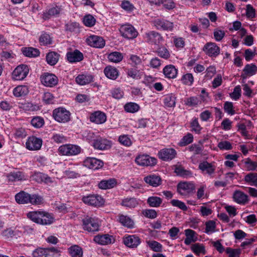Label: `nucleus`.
<instances>
[{"instance_id":"obj_63","label":"nucleus","mask_w":257,"mask_h":257,"mask_svg":"<svg viewBox=\"0 0 257 257\" xmlns=\"http://www.w3.org/2000/svg\"><path fill=\"white\" fill-rule=\"evenodd\" d=\"M143 215L147 218L154 219L157 216V212L153 209H146L142 211Z\"/></svg>"},{"instance_id":"obj_56","label":"nucleus","mask_w":257,"mask_h":257,"mask_svg":"<svg viewBox=\"0 0 257 257\" xmlns=\"http://www.w3.org/2000/svg\"><path fill=\"white\" fill-rule=\"evenodd\" d=\"M39 41L41 45H47L52 43V39L49 34L43 33L40 37Z\"/></svg>"},{"instance_id":"obj_26","label":"nucleus","mask_w":257,"mask_h":257,"mask_svg":"<svg viewBox=\"0 0 257 257\" xmlns=\"http://www.w3.org/2000/svg\"><path fill=\"white\" fill-rule=\"evenodd\" d=\"M66 56L68 61L71 63L80 62L83 59V54L78 50L68 52Z\"/></svg>"},{"instance_id":"obj_54","label":"nucleus","mask_w":257,"mask_h":257,"mask_svg":"<svg viewBox=\"0 0 257 257\" xmlns=\"http://www.w3.org/2000/svg\"><path fill=\"white\" fill-rule=\"evenodd\" d=\"M60 12V8L56 7L50 9L48 11L44 13L43 18L48 19L51 16H54L58 15Z\"/></svg>"},{"instance_id":"obj_22","label":"nucleus","mask_w":257,"mask_h":257,"mask_svg":"<svg viewBox=\"0 0 257 257\" xmlns=\"http://www.w3.org/2000/svg\"><path fill=\"white\" fill-rule=\"evenodd\" d=\"M176 155V151L172 148L164 149L158 152L159 158L165 161L172 160L175 157Z\"/></svg>"},{"instance_id":"obj_9","label":"nucleus","mask_w":257,"mask_h":257,"mask_svg":"<svg viewBox=\"0 0 257 257\" xmlns=\"http://www.w3.org/2000/svg\"><path fill=\"white\" fill-rule=\"evenodd\" d=\"M198 169L202 174L213 177L215 173L216 166L214 162L209 163L206 161H203L199 163Z\"/></svg>"},{"instance_id":"obj_6","label":"nucleus","mask_w":257,"mask_h":257,"mask_svg":"<svg viewBox=\"0 0 257 257\" xmlns=\"http://www.w3.org/2000/svg\"><path fill=\"white\" fill-rule=\"evenodd\" d=\"M29 72L28 66L21 64L18 66L13 71L12 77L14 80H23L28 75Z\"/></svg>"},{"instance_id":"obj_4","label":"nucleus","mask_w":257,"mask_h":257,"mask_svg":"<svg viewBox=\"0 0 257 257\" xmlns=\"http://www.w3.org/2000/svg\"><path fill=\"white\" fill-rule=\"evenodd\" d=\"M58 251L54 247H37L32 252V257H57Z\"/></svg>"},{"instance_id":"obj_15","label":"nucleus","mask_w":257,"mask_h":257,"mask_svg":"<svg viewBox=\"0 0 257 257\" xmlns=\"http://www.w3.org/2000/svg\"><path fill=\"white\" fill-rule=\"evenodd\" d=\"M153 24L157 29L168 31H172L174 26L173 23L162 19H155Z\"/></svg>"},{"instance_id":"obj_45","label":"nucleus","mask_w":257,"mask_h":257,"mask_svg":"<svg viewBox=\"0 0 257 257\" xmlns=\"http://www.w3.org/2000/svg\"><path fill=\"white\" fill-rule=\"evenodd\" d=\"M175 172L177 175L183 178H188L192 176V173L190 171L185 170L180 165L176 166L175 168Z\"/></svg>"},{"instance_id":"obj_36","label":"nucleus","mask_w":257,"mask_h":257,"mask_svg":"<svg viewBox=\"0 0 257 257\" xmlns=\"http://www.w3.org/2000/svg\"><path fill=\"white\" fill-rule=\"evenodd\" d=\"M185 234L186 238L184 240V243L186 245H189L192 242H194L196 241L197 237L195 236V232L190 229H187L185 230Z\"/></svg>"},{"instance_id":"obj_33","label":"nucleus","mask_w":257,"mask_h":257,"mask_svg":"<svg viewBox=\"0 0 257 257\" xmlns=\"http://www.w3.org/2000/svg\"><path fill=\"white\" fill-rule=\"evenodd\" d=\"M15 199L19 204L29 203L30 199V194L24 191H21L15 195Z\"/></svg>"},{"instance_id":"obj_13","label":"nucleus","mask_w":257,"mask_h":257,"mask_svg":"<svg viewBox=\"0 0 257 257\" xmlns=\"http://www.w3.org/2000/svg\"><path fill=\"white\" fill-rule=\"evenodd\" d=\"M86 43L90 46L97 48H102L105 45L104 40L100 36L90 35L86 39Z\"/></svg>"},{"instance_id":"obj_49","label":"nucleus","mask_w":257,"mask_h":257,"mask_svg":"<svg viewBox=\"0 0 257 257\" xmlns=\"http://www.w3.org/2000/svg\"><path fill=\"white\" fill-rule=\"evenodd\" d=\"M244 181L251 185L257 187V174L249 173L244 177Z\"/></svg>"},{"instance_id":"obj_43","label":"nucleus","mask_w":257,"mask_h":257,"mask_svg":"<svg viewBox=\"0 0 257 257\" xmlns=\"http://www.w3.org/2000/svg\"><path fill=\"white\" fill-rule=\"evenodd\" d=\"M60 55L55 52H50L46 56V61L51 65H55L59 59Z\"/></svg>"},{"instance_id":"obj_58","label":"nucleus","mask_w":257,"mask_h":257,"mask_svg":"<svg viewBox=\"0 0 257 257\" xmlns=\"http://www.w3.org/2000/svg\"><path fill=\"white\" fill-rule=\"evenodd\" d=\"M134 123L133 125L136 128H145L149 125L150 120L147 118H141L136 121Z\"/></svg>"},{"instance_id":"obj_50","label":"nucleus","mask_w":257,"mask_h":257,"mask_svg":"<svg viewBox=\"0 0 257 257\" xmlns=\"http://www.w3.org/2000/svg\"><path fill=\"white\" fill-rule=\"evenodd\" d=\"M191 250L197 255H199L200 254H205L206 250L204 246L200 243H195L191 246Z\"/></svg>"},{"instance_id":"obj_11","label":"nucleus","mask_w":257,"mask_h":257,"mask_svg":"<svg viewBox=\"0 0 257 257\" xmlns=\"http://www.w3.org/2000/svg\"><path fill=\"white\" fill-rule=\"evenodd\" d=\"M195 189V185L190 182H181L177 186L178 192L182 196H188Z\"/></svg>"},{"instance_id":"obj_35","label":"nucleus","mask_w":257,"mask_h":257,"mask_svg":"<svg viewBox=\"0 0 257 257\" xmlns=\"http://www.w3.org/2000/svg\"><path fill=\"white\" fill-rule=\"evenodd\" d=\"M139 204L137 199L134 197H126L122 200L121 205L128 208H134Z\"/></svg>"},{"instance_id":"obj_60","label":"nucleus","mask_w":257,"mask_h":257,"mask_svg":"<svg viewBox=\"0 0 257 257\" xmlns=\"http://www.w3.org/2000/svg\"><path fill=\"white\" fill-rule=\"evenodd\" d=\"M190 125L192 131L195 132L196 134H199L200 133L202 127L199 123L197 118H193L191 120Z\"/></svg>"},{"instance_id":"obj_25","label":"nucleus","mask_w":257,"mask_h":257,"mask_svg":"<svg viewBox=\"0 0 257 257\" xmlns=\"http://www.w3.org/2000/svg\"><path fill=\"white\" fill-rule=\"evenodd\" d=\"M163 73L165 77L169 79H174L178 75V69L173 65H166L163 69Z\"/></svg>"},{"instance_id":"obj_31","label":"nucleus","mask_w":257,"mask_h":257,"mask_svg":"<svg viewBox=\"0 0 257 257\" xmlns=\"http://www.w3.org/2000/svg\"><path fill=\"white\" fill-rule=\"evenodd\" d=\"M144 181L153 187H157L161 184V178L156 175H150L145 177Z\"/></svg>"},{"instance_id":"obj_21","label":"nucleus","mask_w":257,"mask_h":257,"mask_svg":"<svg viewBox=\"0 0 257 257\" xmlns=\"http://www.w3.org/2000/svg\"><path fill=\"white\" fill-rule=\"evenodd\" d=\"M89 119L91 122L96 124H102L106 121V115L104 112L98 110L90 114Z\"/></svg>"},{"instance_id":"obj_44","label":"nucleus","mask_w":257,"mask_h":257,"mask_svg":"<svg viewBox=\"0 0 257 257\" xmlns=\"http://www.w3.org/2000/svg\"><path fill=\"white\" fill-rule=\"evenodd\" d=\"M126 74L128 77L134 79H140L142 78L143 72L136 68H131L127 70Z\"/></svg>"},{"instance_id":"obj_39","label":"nucleus","mask_w":257,"mask_h":257,"mask_svg":"<svg viewBox=\"0 0 257 257\" xmlns=\"http://www.w3.org/2000/svg\"><path fill=\"white\" fill-rule=\"evenodd\" d=\"M163 202V200L161 198L152 196L148 198L147 200V204L151 207H159L161 206Z\"/></svg>"},{"instance_id":"obj_64","label":"nucleus","mask_w":257,"mask_h":257,"mask_svg":"<svg viewBox=\"0 0 257 257\" xmlns=\"http://www.w3.org/2000/svg\"><path fill=\"white\" fill-rule=\"evenodd\" d=\"M157 53L159 56L165 59H168L170 56L169 51L164 46L159 48L157 50Z\"/></svg>"},{"instance_id":"obj_17","label":"nucleus","mask_w":257,"mask_h":257,"mask_svg":"<svg viewBox=\"0 0 257 257\" xmlns=\"http://www.w3.org/2000/svg\"><path fill=\"white\" fill-rule=\"evenodd\" d=\"M135 161L137 164L143 166H154L157 162L156 158L147 155H139L136 157Z\"/></svg>"},{"instance_id":"obj_16","label":"nucleus","mask_w":257,"mask_h":257,"mask_svg":"<svg viewBox=\"0 0 257 257\" xmlns=\"http://www.w3.org/2000/svg\"><path fill=\"white\" fill-rule=\"evenodd\" d=\"M120 32L123 37L128 39H134L138 36V32L132 25L129 24L122 25Z\"/></svg>"},{"instance_id":"obj_57","label":"nucleus","mask_w":257,"mask_h":257,"mask_svg":"<svg viewBox=\"0 0 257 257\" xmlns=\"http://www.w3.org/2000/svg\"><path fill=\"white\" fill-rule=\"evenodd\" d=\"M118 141L120 144L125 147H130L133 144L130 137L127 135L120 136L118 138Z\"/></svg>"},{"instance_id":"obj_3","label":"nucleus","mask_w":257,"mask_h":257,"mask_svg":"<svg viewBox=\"0 0 257 257\" xmlns=\"http://www.w3.org/2000/svg\"><path fill=\"white\" fill-rule=\"evenodd\" d=\"M81 151L82 149L80 146L71 144L61 145L58 149L60 154L67 156L77 155L81 153Z\"/></svg>"},{"instance_id":"obj_59","label":"nucleus","mask_w":257,"mask_h":257,"mask_svg":"<svg viewBox=\"0 0 257 257\" xmlns=\"http://www.w3.org/2000/svg\"><path fill=\"white\" fill-rule=\"evenodd\" d=\"M216 223L214 220H209L205 223V232L207 234L215 231Z\"/></svg>"},{"instance_id":"obj_53","label":"nucleus","mask_w":257,"mask_h":257,"mask_svg":"<svg viewBox=\"0 0 257 257\" xmlns=\"http://www.w3.org/2000/svg\"><path fill=\"white\" fill-rule=\"evenodd\" d=\"M51 139L54 142L57 144L63 143L67 141L66 137L61 133L53 134Z\"/></svg>"},{"instance_id":"obj_34","label":"nucleus","mask_w":257,"mask_h":257,"mask_svg":"<svg viewBox=\"0 0 257 257\" xmlns=\"http://www.w3.org/2000/svg\"><path fill=\"white\" fill-rule=\"evenodd\" d=\"M176 97L172 93L168 94L164 96L163 103L165 107H174L176 105Z\"/></svg>"},{"instance_id":"obj_5","label":"nucleus","mask_w":257,"mask_h":257,"mask_svg":"<svg viewBox=\"0 0 257 257\" xmlns=\"http://www.w3.org/2000/svg\"><path fill=\"white\" fill-rule=\"evenodd\" d=\"M82 200L85 204L94 207L101 206L104 203V199L100 195L94 194L84 196Z\"/></svg>"},{"instance_id":"obj_61","label":"nucleus","mask_w":257,"mask_h":257,"mask_svg":"<svg viewBox=\"0 0 257 257\" xmlns=\"http://www.w3.org/2000/svg\"><path fill=\"white\" fill-rule=\"evenodd\" d=\"M111 96L113 98L119 99L123 97L124 95L123 91L119 87H115L111 90Z\"/></svg>"},{"instance_id":"obj_28","label":"nucleus","mask_w":257,"mask_h":257,"mask_svg":"<svg viewBox=\"0 0 257 257\" xmlns=\"http://www.w3.org/2000/svg\"><path fill=\"white\" fill-rule=\"evenodd\" d=\"M243 73L241 75V78L246 79L248 76L254 75L257 71V67L255 65L251 63L247 64L243 69Z\"/></svg>"},{"instance_id":"obj_38","label":"nucleus","mask_w":257,"mask_h":257,"mask_svg":"<svg viewBox=\"0 0 257 257\" xmlns=\"http://www.w3.org/2000/svg\"><path fill=\"white\" fill-rule=\"evenodd\" d=\"M244 168L248 171H257V162L253 161L251 159L247 158L243 160Z\"/></svg>"},{"instance_id":"obj_30","label":"nucleus","mask_w":257,"mask_h":257,"mask_svg":"<svg viewBox=\"0 0 257 257\" xmlns=\"http://www.w3.org/2000/svg\"><path fill=\"white\" fill-rule=\"evenodd\" d=\"M116 184V179L110 178L108 180H101L98 184V186L101 189L106 190L113 188Z\"/></svg>"},{"instance_id":"obj_52","label":"nucleus","mask_w":257,"mask_h":257,"mask_svg":"<svg viewBox=\"0 0 257 257\" xmlns=\"http://www.w3.org/2000/svg\"><path fill=\"white\" fill-rule=\"evenodd\" d=\"M147 244L149 247L154 251L160 252L162 250V245L155 240H149L147 241Z\"/></svg>"},{"instance_id":"obj_32","label":"nucleus","mask_w":257,"mask_h":257,"mask_svg":"<svg viewBox=\"0 0 257 257\" xmlns=\"http://www.w3.org/2000/svg\"><path fill=\"white\" fill-rule=\"evenodd\" d=\"M33 178L38 183L44 182L45 183H50L53 182L52 179L47 175L40 172L35 173L33 176Z\"/></svg>"},{"instance_id":"obj_48","label":"nucleus","mask_w":257,"mask_h":257,"mask_svg":"<svg viewBox=\"0 0 257 257\" xmlns=\"http://www.w3.org/2000/svg\"><path fill=\"white\" fill-rule=\"evenodd\" d=\"M124 109L127 112L135 113L140 109V106L135 102H128L124 106Z\"/></svg>"},{"instance_id":"obj_46","label":"nucleus","mask_w":257,"mask_h":257,"mask_svg":"<svg viewBox=\"0 0 257 257\" xmlns=\"http://www.w3.org/2000/svg\"><path fill=\"white\" fill-rule=\"evenodd\" d=\"M123 58V56L122 53L118 52H111L107 56L109 61L115 63L120 62Z\"/></svg>"},{"instance_id":"obj_12","label":"nucleus","mask_w":257,"mask_h":257,"mask_svg":"<svg viewBox=\"0 0 257 257\" xmlns=\"http://www.w3.org/2000/svg\"><path fill=\"white\" fill-rule=\"evenodd\" d=\"M41 83L47 87H53L57 84L58 79L57 77L53 74L45 73L41 76Z\"/></svg>"},{"instance_id":"obj_14","label":"nucleus","mask_w":257,"mask_h":257,"mask_svg":"<svg viewBox=\"0 0 257 257\" xmlns=\"http://www.w3.org/2000/svg\"><path fill=\"white\" fill-rule=\"evenodd\" d=\"M203 51L210 57H216L220 54V49L216 43L208 42L204 46Z\"/></svg>"},{"instance_id":"obj_19","label":"nucleus","mask_w":257,"mask_h":257,"mask_svg":"<svg viewBox=\"0 0 257 257\" xmlns=\"http://www.w3.org/2000/svg\"><path fill=\"white\" fill-rule=\"evenodd\" d=\"M145 39L147 42L155 45L161 44L164 40L161 34L155 31H151L146 33Z\"/></svg>"},{"instance_id":"obj_20","label":"nucleus","mask_w":257,"mask_h":257,"mask_svg":"<svg viewBox=\"0 0 257 257\" xmlns=\"http://www.w3.org/2000/svg\"><path fill=\"white\" fill-rule=\"evenodd\" d=\"M6 177L9 182L23 181L27 180L28 178L27 175L20 171L11 172L8 173Z\"/></svg>"},{"instance_id":"obj_47","label":"nucleus","mask_w":257,"mask_h":257,"mask_svg":"<svg viewBox=\"0 0 257 257\" xmlns=\"http://www.w3.org/2000/svg\"><path fill=\"white\" fill-rule=\"evenodd\" d=\"M118 218L119 222L123 226L128 228H132L134 226V221L128 216L120 215Z\"/></svg>"},{"instance_id":"obj_23","label":"nucleus","mask_w":257,"mask_h":257,"mask_svg":"<svg viewBox=\"0 0 257 257\" xmlns=\"http://www.w3.org/2000/svg\"><path fill=\"white\" fill-rule=\"evenodd\" d=\"M93 240L96 243L101 245H107L113 243L115 241L113 236L108 234L96 235L94 236Z\"/></svg>"},{"instance_id":"obj_41","label":"nucleus","mask_w":257,"mask_h":257,"mask_svg":"<svg viewBox=\"0 0 257 257\" xmlns=\"http://www.w3.org/2000/svg\"><path fill=\"white\" fill-rule=\"evenodd\" d=\"M29 88L26 85H19L13 89V94L16 97L25 96L29 93Z\"/></svg>"},{"instance_id":"obj_40","label":"nucleus","mask_w":257,"mask_h":257,"mask_svg":"<svg viewBox=\"0 0 257 257\" xmlns=\"http://www.w3.org/2000/svg\"><path fill=\"white\" fill-rule=\"evenodd\" d=\"M23 54L29 57H36L40 55L38 49L33 47H25L22 49Z\"/></svg>"},{"instance_id":"obj_1","label":"nucleus","mask_w":257,"mask_h":257,"mask_svg":"<svg viewBox=\"0 0 257 257\" xmlns=\"http://www.w3.org/2000/svg\"><path fill=\"white\" fill-rule=\"evenodd\" d=\"M27 217L33 222L42 225H49L54 221L52 215L44 211L30 212L28 213Z\"/></svg>"},{"instance_id":"obj_51","label":"nucleus","mask_w":257,"mask_h":257,"mask_svg":"<svg viewBox=\"0 0 257 257\" xmlns=\"http://www.w3.org/2000/svg\"><path fill=\"white\" fill-rule=\"evenodd\" d=\"M181 81L184 85L191 86L194 82V77L191 73L185 74L181 77Z\"/></svg>"},{"instance_id":"obj_42","label":"nucleus","mask_w":257,"mask_h":257,"mask_svg":"<svg viewBox=\"0 0 257 257\" xmlns=\"http://www.w3.org/2000/svg\"><path fill=\"white\" fill-rule=\"evenodd\" d=\"M68 252L71 257H82L83 256L82 249L77 245L71 246L68 248Z\"/></svg>"},{"instance_id":"obj_10","label":"nucleus","mask_w":257,"mask_h":257,"mask_svg":"<svg viewBox=\"0 0 257 257\" xmlns=\"http://www.w3.org/2000/svg\"><path fill=\"white\" fill-rule=\"evenodd\" d=\"M42 143L43 141L41 138L32 136L28 138L26 148L30 151H38L41 148Z\"/></svg>"},{"instance_id":"obj_8","label":"nucleus","mask_w":257,"mask_h":257,"mask_svg":"<svg viewBox=\"0 0 257 257\" xmlns=\"http://www.w3.org/2000/svg\"><path fill=\"white\" fill-rule=\"evenodd\" d=\"M112 146L111 141L99 136L93 141V147L94 149L104 151L109 149Z\"/></svg>"},{"instance_id":"obj_2","label":"nucleus","mask_w":257,"mask_h":257,"mask_svg":"<svg viewBox=\"0 0 257 257\" xmlns=\"http://www.w3.org/2000/svg\"><path fill=\"white\" fill-rule=\"evenodd\" d=\"M52 116L56 121L65 123L70 120L71 113L65 108L59 107L53 110Z\"/></svg>"},{"instance_id":"obj_62","label":"nucleus","mask_w":257,"mask_h":257,"mask_svg":"<svg viewBox=\"0 0 257 257\" xmlns=\"http://www.w3.org/2000/svg\"><path fill=\"white\" fill-rule=\"evenodd\" d=\"M31 122V124L36 128H40L44 124V119L40 116L34 117Z\"/></svg>"},{"instance_id":"obj_37","label":"nucleus","mask_w":257,"mask_h":257,"mask_svg":"<svg viewBox=\"0 0 257 257\" xmlns=\"http://www.w3.org/2000/svg\"><path fill=\"white\" fill-rule=\"evenodd\" d=\"M104 73L107 78L112 80L116 79L118 76L117 69L111 66L106 67L104 70Z\"/></svg>"},{"instance_id":"obj_29","label":"nucleus","mask_w":257,"mask_h":257,"mask_svg":"<svg viewBox=\"0 0 257 257\" xmlns=\"http://www.w3.org/2000/svg\"><path fill=\"white\" fill-rule=\"evenodd\" d=\"M233 200L238 204L244 205L248 202V196L243 192L235 191L233 194Z\"/></svg>"},{"instance_id":"obj_27","label":"nucleus","mask_w":257,"mask_h":257,"mask_svg":"<svg viewBox=\"0 0 257 257\" xmlns=\"http://www.w3.org/2000/svg\"><path fill=\"white\" fill-rule=\"evenodd\" d=\"M125 245L129 247L134 248L137 247L141 243L140 238L135 235H128L123 239Z\"/></svg>"},{"instance_id":"obj_7","label":"nucleus","mask_w":257,"mask_h":257,"mask_svg":"<svg viewBox=\"0 0 257 257\" xmlns=\"http://www.w3.org/2000/svg\"><path fill=\"white\" fill-rule=\"evenodd\" d=\"M99 224L98 219L95 217L87 216L83 219V228L89 232L98 231Z\"/></svg>"},{"instance_id":"obj_55","label":"nucleus","mask_w":257,"mask_h":257,"mask_svg":"<svg viewBox=\"0 0 257 257\" xmlns=\"http://www.w3.org/2000/svg\"><path fill=\"white\" fill-rule=\"evenodd\" d=\"M193 141V135L190 133H188L181 140L179 143V145L181 147H184L191 144Z\"/></svg>"},{"instance_id":"obj_18","label":"nucleus","mask_w":257,"mask_h":257,"mask_svg":"<svg viewBox=\"0 0 257 257\" xmlns=\"http://www.w3.org/2000/svg\"><path fill=\"white\" fill-rule=\"evenodd\" d=\"M83 165L90 169L98 170L103 166V162L95 158H87L83 161Z\"/></svg>"},{"instance_id":"obj_24","label":"nucleus","mask_w":257,"mask_h":257,"mask_svg":"<svg viewBox=\"0 0 257 257\" xmlns=\"http://www.w3.org/2000/svg\"><path fill=\"white\" fill-rule=\"evenodd\" d=\"M94 77L88 73L79 74L75 78L76 82L80 85H85L93 81Z\"/></svg>"}]
</instances>
